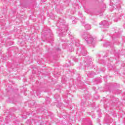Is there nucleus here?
<instances>
[{
	"label": "nucleus",
	"mask_w": 125,
	"mask_h": 125,
	"mask_svg": "<svg viewBox=\"0 0 125 125\" xmlns=\"http://www.w3.org/2000/svg\"><path fill=\"white\" fill-rule=\"evenodd\" d=\"M82 37L86 41V43H92L94 41V39L89 33H84Z\"/></svg>",
	"instance_id": "nucleus-1"
},
{
	"label": "nucleus",
	"mask_w": 125,
	"mask_h": 125,
	"mask_svg": "<svg viewBox=\"0 0 125 125\" xmlns=\"http://www.w3.org/2000/svg\"><path fill=\"white\" fill-rule=\"evenodd\" d=\"M60 30L62 31V33H65L68 30V26L64 24L60 25Z\"/></svg>",
	"instance_id": "nucleus-2"
},
{
	"label": "nucleus",
	"mask_w": 125,
	"mask_h": 125,
	"mask_svg": "<svg viewBox=\"0 0 125 125\" xmlns=\"http://www.w3.org/2000/svg\"><path fill=\"white\" fill-rule=\"evenodd\" d=\"M82 55H83V56H85V55H86V53H87V52L86 51V50H85V49H84V47H82Z\"/></svg>",
	"instance_id": "nucleus-3"
},
{
	"label": "nucleus",
	"mask_w": 125,
	"mask_h": 125,
	"mask_svg": "<svg viewBox=\"0 0 125 125\" xmlns=\"http://www.w3.org/2000/svg\"><path fill=\"white\" fill-rule=\"evenodd\" d=\"M120 3L121 2H119L118 4L115 3V4H114L113 6V8H114V9H118V8H120L121 7V5H120Z\"/></svg>",
	"instance_id": "nucleus-4"
},
{
	"label": "nucleus",
	"mask_w": 125,
	"mask_h": 125,
	"mask_svg": "<svg viewBox=\"0 0 125 125\" xmlns=\"http://www.w3.org/2000/svg\"><path fill=\"white\" fill-rule=\"evenodd\" d=\"M103 26H109V23L106 21H103L101 23Z\"/></svg>",
	"instance_id": "nucleus-5"
},
{
	"label": "nucleus",
	"mask_w": 125,
	"mask_h": 125,
	"mask_svg": "<svg viewBox=\"0 0 125 125\" xmlns=\"http://www.w3.org/2000/svg\"><path fill=\"white\" fill-rule=\"evenodd\" d=\"M84 27L86 30H90V29H91V26H90L89 24H85Z\"/></svg>",
	"instance_id": "nucleus-6"
},
{
	"label": "nucleus",
	"mask_w": 125,
	"mask_h": 125,
	"mask_svg": "<svg viewBox=\"0 0 125 125\" xmlns=\"http://www.w3.org/2000/svg\"><path fill=\"white\" fill-rule=\"evenodd\" d=\"M114 93H115L116 94H119V93H121V91L119 90H117L116 91H114Z\"/></svg>",
	"instance_id": "nucleus-7"
},
{
	"label": "nucleus",
	"mask_w": 125,
	"mask_h": 125,
	"mask_svg": "<svg viewBox=\"0 0 125 125\" xmlns=\"http://www.w3.org/2000/svg\"><path fill=\"white\" fill-rule=\"evenodd\" d=\"M84 19H85V18H83V19H82V20H81V23L82 24H84Z\"/></svg>",
	"instance_id": "nucleus-8"
},
{
	"label": "nucleus",
	"mask_w": 125,
	"mask_h": 125,
	"mask_svg": "<svg viewBox=\"0 0 125 125\" xmlns=\"http://www.w3.org/2000/svg\"><path fill=\"white\" fill-rule=\"evenodd\" d=\"M55 98L56 99H58V98H59V95H58V94H56V95H55Z\"/></svg>",
	"instance_id": "nucleus-9"
},
{
	"label": "nucleus",
	"mask_w": 125,
	"mask_h": 125,
	"mask_svg": "<svg viewBox=\"0 0 125 125\" xmlns=\"http://www.w3.org/2000/svg\"><path fill=\"white\" fill-rule=\"evenodd\" d=\"M73 60L75 61V62H77L78 61V59L75 57L73 58Z\"/></svg>",
	"instance_id": "nucleus-10"
},
{
	"label": "nucleus",
	"mask_w": 125,
	"mask_h": 125,
	"mask_svg": "<svg viewBox=\"0 0 125 125\" xmlns=\"http://www.w3.org/2000/svg\"><path fill=\"white\" fill-rule=\"evenodd\" d=\"M63 22H64V21H59V23H61V24H63Z\"/></svg>",
	"instance_id": "nucleus-11"
},
{
	"label": "nucleus",
	"mask_w": 125,
	"mask_h": 125,
	"mask_svg": "<svg viewBox=\"0 0 125 125\" xmlns=\"http://www.w3.org/2000/svg\"><path fill=\"white\" fill-rule=\"evenodd\" d=\"M75 45L76 46H79V45H80V44L78 42H77V43H76Z\"/></svg>",
	"instance_id": "nucleus-12"
},
{
	"label": "nucleus",
	"mask_w": 125,
	"mask_h": 125,
	"mask_svg": "<svg viewBox=\"0 0 125 125\" xmlns=\"http://www.w3.org/2000/svg\"><path fill=\"white\" fill-rule=\"evenodd\" d=\"M70 51H74V48H72L71 50H70Z\"/></svg>",
	"instance_id": "nucleus-13"
},
{
	"label": "nucleus",
	"mask_w": 125,
	"mask_h": 125,
	"mask_svg": "<svg viewBox=\"0 0 125 125\" xmlns=\"http://www.w3.org/2000/svg\"><path fill=\"white\" fill-rule=\"evenodd\" d=\"M81 17H82V16H83L82 15H80Z\"/></svg>",
	"instance_id": "nucleus-14"
},
{
	"label": "nucleus",
	"mask_w": 125,
	"mask_h": 125,
	"mask_svg": "<svg viewBox=\"0 0 125 125\" xmlns=\"http://www.w3.org/2000/svg\"><path fill=\"white\" fill-rule=\"evenodd\" d=\"M115 21L116 22H117V21H116V20H115Z\"/></svg>",
	"instance_id": "nucleus-15"
}]
</instances>
